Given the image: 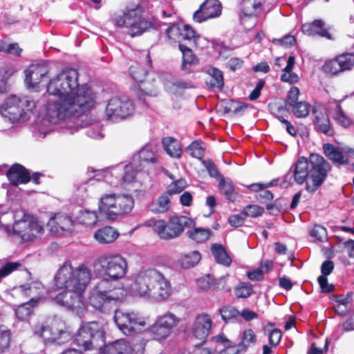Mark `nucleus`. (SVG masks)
I'll list each match as a JSON object with an SVG mask.
<instances>
[{
	"mask_svg": "<svg viewBox=\"0 0 354 354\" xmlns=\"http://www.w3.org/2000/svg\"><path fill=\"white\" fill-rule=\"evenodd\" d=\"M76 69L67 68L52 76L47 84L48 98L45 120L52 124L77 122L80 115L93 109L96 94L86 84H80Z\"/></svg>",
	"mask_w": 354,
	"mask_h": 354,
	"instance_id": "obj_1",
	"label": "nucleus"
},
{
	"mask_svg": "<svg viewBox=\"0 0 354 354\" xmlns=\"http://www.w3.org/2000/svg\"><path fill=\"white\" fill-rule=\"evenodd\" d=\"M92 279V270L82 263L73 267L66 261L59 268L54 277L55 286L64 289L55 298L57 304L69 309H78L84 306V294Z\"/></svg>",
	"mask_w": 354,
	"mask_h": 354,
	"instance_id": "obj_2",
	"label": "nucleus"
},
{
	"mask_svg": "<svg viewBox=\"0 0 354 354\" xmlns=\"http://www.w3.org/2000/svg\"><path fill=\"white\" fill-rule=\"evenodd\" d=\"M330 169L329 163L322 156L311 153L308 159L299 157L290 171L296 183H306V191L314 192L322 185Z\"/></svg>",
	"mask_w": 354,
	"mask_h": 354,
	"instance_id": "obj_3",
	"label": "nucleus"
},
{
	"mask_svg": "<svg viewBox=\"0 0 354 354\" xmlns=\"http://www.w3.org/2000/svg\"><path fill=\"white\" fill-rule=\"evenodd\" d=\"M6 217L14 219L12 225L3 224L4 230L8 235L17 236L22 243H33L43 236L45 232V223L35 216L25 212L22 209L14 213L8 212Z\"/></svg>",
	"mask_w": 354,
	"mask_h": 354,
	"instance_id": "obj_4",
	"label": "nucleus"
},
{
	"mask_svg": "<svg viewBox=\"0 0 354 354\" xmlns=\"http://www.w3.org/2000/svg\"><path fill=\"white\" fill-rule=\"evenodd\" d=\"M93 272L99 281L115 289L117 282L127 274V259L118 253H107L98 257L93 263Z\"/></svg>",
	"mask_w": 354,
	"mask_h": 354,
	"instance_id": "obj_5",
	"label": "nucleus"
},
{
	"mask_svg": "<svg viewBox=\"0 0 354 354\" xmlns=\"http://www.w3.org/2000/svg\"><path fill=\"white\" fill-rule=\"evenodd\" d=\"M113 23L124 28L131 37L140 36L151 27V24L142 17L141 8L136 5L127 6L113 17Z\"/></svg>",
	"mask_w": 354,
	"mask_h": 354,
	"instance_id": "obj_6",
	"label": "nucleus"
},
{
	"mask_svg": "<svg viewBox=\"0 0 354 354\" xmlns=\"http://www.w3.org/2000/svg\"><path fill=\"white\" fill-rule=\"evenodd\" d=\"M145 226L151 227L158 236L163 240H170L180 236L185 228L194 227L195 222L185 216H171L167 221L164 220L149 219Z\"/></svg>",
	"mask_w": 354,
	"mask_h": 354,
	"instance_id": "obj_7",
	"label": "nucleus"
},
{
	"mask_svg": "<svg viewBox=\"0 0 354 354\" xmlns=\"http://www.w3.org/2000/svg\"><path fill=\"white\" fill-rule=\"evenodd\" d=\"M133 206L132 196L124 194H104L98 202L99 211L109 220H115L119 216L129 213Z\"/></svg>",
	"mask_w": 354,
	"mask_h": 354,
	"instance_id": "obj_8",
	"label": "nucleus"
},
{
	"mask_svg": "<svg viewBox=\"0 0 354 354\" xmlns=\"http://www.w3.org/2000/svg\"><path fill=\"white\" fill-rule=\"evenodd\" d=\"M35 107V102L29 97L10 95L1 105L0 113L12 122H25L30 118Z\"/></svg>",
	"mask_w": 354,
	"mask_h": 354,
	"instance_id": "obj_9",
	"label": "nucleus"
},
{
	"mask_svg": "<svg viewBox=\"0 0 354 354\" xmlns=\"http://www.w3.org/2000/svg\"><path fill=\"white\" fill-rule=\"evenodd\" d=\"M44 324L38 323L33 326V333L45 343L64 344L71 339L72 335L64 322L54 319Z\"/></svg>",
	"mask_w": 354,
	"mask_h": 354,
	"instance_id": "obj_10",
	"label": "nucleus"
},
{
	"mask_svg": "<svg viewBox=\"0 0 354 354\" xmlns=\"http://www.w3.org/2000/svg\"><path fill=\"white\" fill-rule=\"evenodd\" d=\"M75 342L85 350L101 347L105 342V332L103 325L97 322H91L82 324L75 336Z\"/></svg>",
	"mask_w": 354,
	"mask_h": 354,
	"instance_id": "obj_11",
	"label": "nucleus"
},
{
	"mask_svg": "<svg viewBox=\"0 0 354 354\" xmlns=\"http://www.w3.org/2000/svg\"><path fill=\"white\" fill-rule=\"evenodd\" d=\"M134 106L130 99L125 95L113 96L110 98L105 109V116L112 122H118L131 115Z\"/></svg>",
	"mask_w": 354,
	"mask_h": 354,
	"instance_id": "obj_12",
	"label": "nucleus"
},
{
	"mask_svg": "<svg viewBox=\"0 0 354 354\" xmlns=\"http://www.w3.org/2000/svg\"><path fill=\"white\" fill-rule=\"evenodd\" d=\"M180 320V318L174 313L167 311L156 317L149 330L155 339L162 340L172 333Z\"/></svg>",
	"mask_w": 354,
	"mask_h": 354,
	"instance_id": "obj_13",
	"label": "nucleus"
},
{
	"mask_svg": "<svg viewBox=\"0 0 354 354\" xmlns=\"http://www.w3.org/2000/svg\"><path fill=\"white\" fill-rule=\"evenodd\" d=\"M114 321L118 329L125 335H133L140 331L141 327L146 325V320L134 312H126L117 310L115 312Z\"/></svg>",
	"mask_w": 354,
	"mask_h": 354,
	"instance_id": "obj_14",
	"label": "nucleus"
},
{
	"mask_svg": "<svg viewBox=\"0 0 354 354\" xmlns=\"http://www.w3.org/2000/svg\"><path fill=\"white\" fill-rule=\"evenodd\" d=\"M160 272L156 269H147L138 272L135 276L131 285L132 292L146 299L151 286L159 279Z\"/></svg>",
	"mask_w": 354,
	"mask_h": 354,
	"instance_id": "obj_15",
	"label": "nucleus"
},
{
	"mask_svg": "<svg viewBox=\"0 0 354 354\" xmlns=\"http://www.w3.org/2000/svg\"><path fill=\"white\" fill-rule=\"evenodd\" d=\"M115 289L97 281L91 290L88 297V305L99 311H104L106 304L115 301L118 296L113 292Z\"/></svg>",
	"mask_w": 354,
	"mask_h": 354,
	"instance_id": "obj_16",
	"label": "nucleus"
},
{
	"mask_svg": "<svg viewBox=\"0 0 354 354\" xmlns=\"http://www.w3.org/2000/svg\"><path fill=\"white\" fill-rule=\"evenodd\" d=\"M146 345L143 339L139 343L120 339L107 344L102 349L103 354H142Z\"/></svg>",
	"mask_w": 354,
	"mask_h": 354,
	"instance_id": "obj_17",
	"label": "nucleus"
},
{
	"mask_svg": "<svg viewBox=\"0 0 354 354\" xmlns=\"http://www.w3.org/2000/svg\"><path fill=\"white\" fill-rule=\"evenodd\" d=\"M147 71L140 64L131 66L130 68V74L133 80L138 82H141L142 85L138 88L136 93L140 100L145 103V96L156 97L158 91L156 86L151 82H143L146 75Z\"/></svg>",
	"mask_w": 354,
	"mask_h": 354,
	"instance_id": "obj_18",
	"label": "nucleus"
},
{
	"mask_svg": "<svg viewBox=\"0 0 354 354\" xmlns=\"http://www.w3.org/2000/svg\"><path fill=\"white\" fill-rule=\"evenodd\" d=\"M151 286L146 300L151 302H160L167 299L171 295L169 281L160 272L159 279Z\"/></svg>",
	"mask_w": 354,
	"mask_h": 354,
	"instance_id": "obj_19",
	"label": "nucleus"
},
{
	"mask_svg": "<svg viewBox=\"0 0 354 354\" xmlns=\"http://www.w3.org/2000/svg\"><path fill=\"white\" fill-rule=\"evenodd\" d=\"M221 14V5L218 0H206L193 15V19L202 23L218 17Z\"/></svg>",
	"mask_w": 354,
	"mask_h": 354,
	"instance_id": "obj_20",
	"label": "nucleus"
},
{
	"mask_svg": "<svg viewBox=\"0 0 354 354\" xmlns=\"http://www.w3.org/2000/svg\"><path fill=\"white\" fill-rule=\"evenodd\" d=\"M74 222L71 217L64 214H57L51 217L47 225L52 234L62 236L65 233L71 232Z\"/></svg>",
	"mask_w": 354,
	"mask_h": 354,
	"instance_id": "obj_21",
	"label": "nucleus"
},
{
	"mask_svg": "<svg viewBox=\"0 0 354 354\" xmlns=\"http://www.w3.org/2000/svg\"><path fill=\"white\" fill-rule=\"evenodd\" d=\"M212 319L207 313L198 314L193 323L192 332L194 337L205 342L212 326Z\"/></svg>",
	"mask_w": 354,
	"mask_h": 354,
	"instance_id": "obj_22",
	"label": "nucleus"
},
{
	"mask_svg": "<svg viewBox=\"0 0 354 354\" xmlns=\"http://www.w3.org/2000/svg\"><path fill=\"white\" fill-rule=\"evenodd\" d=\"M48 73V69L44 65L32 64L25 70V82L29 88L38 91L41 81Z\"/></svg>",
	"mask_w": 354,
	"mask_h": 354,
	"instance_id": "obj_23",
	"label": "nucleus"
},
{
	"mask_svg": "<svg viewBox=\"0 0 354 354\" xmlns=\"http://www.w3.org/2000/svg\"><path fill=\"white\" fill-rule=\"evenodd\" d=\"M167 38L179 44L183 41H187L190 37L194 35V30L187 24H175L169 26L165 32Z\"/></svg>",
	"mask_w": 354,
	"mask_h": 354,
	"instance_id": "obj_24",
	"label": "nucleus"
},
{
	"mask_svg": "<svg viewBox=\"0 0 354 354\" xmlns=\"http://www.w3.org/2000/svg\"><path fill=\"white\" fill-rule=\"evenodd\" d=\"M312 111L314 123L317 131L328 136L333 135V131L326 109L322 105H318L314 106Z\"/></svg>",
	"mask_w": 354,
	"mask_h": 354,
	"instance_id": "obj_25",
	"label": "nucleus"
},
{
	"mask_svg": "<svg viewBox=\"0 0 354 354\" xmlns=\"http://www.w3.org/2000/svg\"><path fill=\"white\" fill-rule=\"evenodd\" d=\"M122 165H117L96 171L94 177L97 180H104L113 187L121 185Z\"/></svg>",
	"mask_w": 354,
	"mask_h": 354,
	"instance_id": "obj_26",
	"label": "nucleus"
},
{
	"mask_svg": "<svg viewBox=\"0 0 354 354\" xmlns=\"http://www.w3.org/2000/svg\"><path fill=\"white\" fill-rule=\"evenodd\" d=\"M323 149L326 156L337 165H342L347 164L352 160H354V156H351L348 154V151L352 150L349 149L345 151L343 153L341 150L330 144L324 145Z\"/></svg>",
	"mask_w": 354,
	"mask_h": 354,
	"instance_id": "obj_27",
	"label": "nucleus"
},
{
	"mask_svg": "<svg viewBox=\"0 0 354 354\" xmlns=\"http://www.w3.org/2000/svg\"><path fill=\"white\" fill-rule=\"evenodd\" d=\"M132 161L142 169L145 163H156L157 162L156 147L151 144L146 145L133 156Z\"/></svg>",
	"mask_w": 354,
	"mask_h": 354,
	"instance_id": "obj_28",
	"label": "nucleus"
},
{
	"mask_svg": "<svg viewBox=\"0 0 354 354\" xmlns=\"http://www.w3.org/2000/svg\"><path fill=\"white\" fill-rule=\"evenodd\" d=\"M301 30L305 35L308 36L318 35L328 39H333L324 21L322 19H315L312 23L304 24Z\"/></svg>",
	"mask_w": 354,
	"mask_h": 354,
	"instance_id": "obj_29",
	"label": "nucleus"
},
{
	"mask_svg": "<svg viewBox=\"0 0 354 354\" xmlns=\"http://www.w3.org/2000/svg\"><path fill=\"white\" fill-rule=\"evenodd\" d=\"M7 176L13 185L28 183L30 180V173L21 165H14L8 171Z\"/></svg>",
	"mask_w": 354,
	"mask_h": 354,
	"instance_id": "obj_30",
	"label": "nucleus"
},
{
	"mask_svg": "<svg viewBox=\"0 0 354 354\" xmlns=\"http://www.w3.org/2000/svg\"><path fill=\"white\" fill-rule=\"evenodd\" d=\"M119 236V232L113 227L105 226L98 229L93 234L95 240L102 245L113 243Z\"/></svg>",
	"mask_w": 354,
	"mask_h": 354,
	"instance_id": "obj_31",
	"label": "nucleus"
},
{
	"mask_svg": "<svg viewBox=\"0 0 354 354\" xmlns=\"http://www.w3.org/2000/svg\"><path fill=\"white\" fill-rule=\"evenodd\" d=\"M43 289L44 287L41 282L34 281L15 288V291L16 293H20L25 296H30L37 302L39 295Z\"/></svg>",
	"mask_w": 354,
	"mask_h": 354,
	"instance_id": "obj_32",
	"label": "nucleus"
},
{
	"mask_svg": "<svg viewBox=\"0 0 354 354\" xmlns=\"http://www.w3.org/2000/svg\"><path fill=\"white\" fill-rule=\"evenodd\" d=\"M162 146L167 153L174 158H180L182 155V147L180 142L173 137H165L162 140Z\"/></svg>",
	"mask_w": 354,
	"mask_h": 354,
	"instance_id": "obj_33",
	"label": "nucleus"
},
{
	"mask_svg": "<svg viewBox=\"0 0 354 354\" xmlns=\"http://www.w3.org/2000/svg\"><path fill=\"white\" fill-rule=\"evenodd\" d=\"M206 73L209 75V79L207 80L208 86L221 90L224 84L223 72L215 67H209L207 68Z\"/></svg>",
	"mask_w": 354,
	"mask_h": 354,
	"instance_id": "obj_34",
	"label": "nucleus"
},
{
	"mask_svg": "<svg viewBox=\"0 0 354 354\" xmlns=\"http://www.w3.org/2000/svg\"><path fill=\"white\" fill-rule=\"evenodd\" d=\"M295 63L294 56H290L287 59V64L283 69V73L281 75V80L284 82L290 84H295L299 81V77L297 74L292 72Z\"/></svg>",
	"mask_w": 354,
	"mask_h": 354,
	"instance_id": "obj_35",
	"label": "nucleus"
},
{
	"mask_svg": "<svg viewBox=\"0 0 354 354\" xmlns=\"http://www.w3.org/2000/svg\"><path fill=\"white\" fill-rule=\"evenodd\" d=\"M142 169L132 161L129 164L122 166L121 175V185L129 184L135 181L137 174Z\"/></svg>",
	"mask_w": 354,
	"mask_h": 354,
	"instance_id": "obj_36",
	"label": "nucleus"
},
{
	"mask_svg": "<svg viewBox=\"0 0 354 354\" xmlns=\"http://www.w3.org/2000/svg\"><path fill=\"white\" fill-rule=\"evenodd\" d=\"M257 342V336L251 328L244 329L240 334V342L238 344L239 351L245 352L249 347Z\"/></svg>",
	"mask_w": 354,
	"mask_h": 354,
	"instance_id": "obj_37",
	"label": "nucleus"
},
{
	"mask_svg": "<svg viewBox=\"0 0 354 354\" xmlns=\"http://www.w3.org/2000/svg\"><path fill=\"white\" fill-rule=\"evenodd\" d=\"M187 236L196 243L207 241L212 234V231L209 228L194 227L186 232Z\"/></svg>",
	"mask_w": 354,
	"mask_h": 354,
	"instance_id": "obj_38",
	"label": "nucleus"
},
{
	"mask_svg": "<svg viewBox=\"0 0 354 354\" xmlns=\"http://www.w3.org/2000/svg\"><path fill=\"white\" fill-rule=\"evenodd\" d=\"M178 48L183 54L182 69L189 71L191 66L198 63V59L189 48L182 44H178Z\"/></svg>",
	"mask_w": 354,
	"mask_h": 354,
	"instance_id": "obj_39",
	"label": "nucleus"
},
{
	"mask_svg": "<svg viewBox=\"0 0 354 354\" xmlns=\"http://www.w3.org/2000/svg\"><path fill=\"white\" fill-rule=\"evenodd\" d=\"M265 0H242L241 10L245 16L257 15L261 10Z\"/></svg>",
	"mask_w": 354,
	"mask_h": 354,
	"instance_id": "obj_40",
	"label": "nucleus"
},
{
	"mask_svg": "<svg viewBox=\"0 0 354 354\" xmlns=\"http://www.w3.org/2000/svg\"><path fill=\"white\" fill-rule=\"evenodd\" d=\"M211 250L215 260L218 263L226 266L230 265L232 259L222 245L214 243L212 245Z\"/></svg>",
	"mask_w": 354,
	"mask_h": 354,
	"instance_id": "obj_41",
	"label": "nucleus"
},
{
	"mask_svg": "<svg viewBox=\"0 0 354 354\" xmlns=\"http://www.w3.org/2000/svg\"><path fill=\"white\" fill-rule=\"evenodd\" d=\"M170 207V199L167 194H165L158 197L156 201L151 202L149 209L154 213H164Z\"/></svg>",
	"mask_w": 354,
	"mask_h": 354,
	"instance_id": "obj_42",
	"label": "nucleus"
},
{
	"mask_svg": "<svg viewBox=\"0 0 354 354\" xmlns=\"http://www.w3.org/2000/svg\"><path fill=\"white\" fill-rule=\"evenodd\" d=\"M77 221L82 225L86 226H93L97 223L98 221L97 212L95 210L89 209L81 210L78 214Z\"/></svg>",
	"mask_w": 354,
	"mask_h": 354,
	"instance_id": "obj_43",
	"label": "nucleus"
},
{
	"mask_svg": "<svg viewBox=\"0 0 354 354\" xmlns=\"http://www.w3.org/2000/svg\"><path fill=\"white\" fill-rule=\"evenodd\" d=\"M37 304V301L31 298L28 302H25L15 309L17 317L21 320L27 319L32 313L33 307Z\"/></svg>",
	"mask_w": 354,
	"mask_h": 354,
	"instance_id": "obj_44",
	"label": "nucleus"
},
{
	"mask_svg": "<svg viewBox=\"0 0 354 354\" xmlns=\"http://www.w3.org/2000/svg\"><path fill=\"white\" fill-rule=\"evenodd\" d=\"M200 260V252L198 251H192L189 253L183 254L179 259V263L182 268L187 269L196 266Z\"/></svg>",
	"mask_w": 354,
	"mask_h": 354,
	"instance_id": "obj_45",
	"label": "nucleus"
},
{
	"mask_svg": "<svg viewBox=\"0 0 354 354\" xmlns=\"http://www.w3.org/2000/svg\"><path fill=\"white\" fill-rule=\"evenodd\" d=\"M205 145L199 140L193 141L186 149L189 154L195 158L201 159L205 153Z\"/></svg>",
	"mask_w": 354,
	"mask_h": 354,
	"instance_id": "obj_46",
	"label": "nucleus"
},
{
	"mask_svg": "<svg viewBox=\"0 0 354 354\" xmlns=\"http://www.w3.org/2000/svg\"><path fill=\"white\" fill-rule=\"evenodd\" d=\"M333 118L338 124L344 128H347L353 124V119L341 109L339 104L337 105V111Z\"/></svg>",
	"mask_w": 354,
	"mask_h": 354,
	"instance_id": "obj_47",
	"label": "nucleus"
},
{
	"mask_svg": "<svg viewBox=\"0 0 354 354\" xmlns=\"http://www.w3.org/2000/svg\"><path fill=\"white\" fill-rule=\"evenodd\" d=\"M309 233L315 241L325 242L328 239L327 230L321 225H315Z\"/></svg>",
	"mask_w": 354,
	"mask_h": 354,
	"instance_id": "obj_48",
	"label": "nucleus"
},
{
	"mask_svg": "<svg viewBox=\"0 0 354 354\" xmlns=\"http://www.w3.org/2000/svg\"><path fill=\"white\" fill-rule=\"evenodd\" d=\"M323 71L329 75H336L343 71L337 57L327 61L323 66Z\"/></svg>",
	"mask_w": 354,
	"mask_h": 354,
	"instance_id": "obj_49",
	"label": "nucleus"
},
{
	"mask_svg": "<svg viewBox=\"0 0 354 354\" xmlns=\"http://www.w3.org/2000/svg\"><path fill=\"white\" fill-rule=\"evenodd\" d=\"M292 107V111L297 118H305L306 117L310 110V104L306 102H299L295 103Z\"/></svg>",
	"mask_w": 354,
	"mask_h": 354,
	"instance_id": "obj_50",
	"label": "nucleus"
},
{
	"mask_svg": "<svg viewBox=\"0 0 354 354\" xmlns=\"http://www.w3.org/2000/svg\"><path fill=\"white\" fill-rule=\"evenodd\" d=\"M187 41L190 46L200 49L207 48L209 44L208 39L200 35H198L195 30L194 36L190 37V38L187 39Z\"/></svg>",
	"mask_w": 354,
	"mask_h": 354,
	"instance_id": "obj_51",
	"label": "nucleus"
},
{
	"mask_svg": "<svg viewBox=\"0 0 354 354\" xmlns=\"http://www.w3.org/2000/svg\"><path fill=\"white\" fill-rule=\"evenodd\" d=\"M193 87L194 86L189 82L176 81L169 86L168 89L172 94L178 95H180L185 89Z\"/></svg>",
	"mask_w": 354,
	"mask_h": 354,
	"instance_id": "obj_52",
	"label": "nucleus"
},
{
	"mask_svg": "<svg viewBox=\"0 0 354 354\" xmlns=\"http://www.w3.org/2000/svg\"><path fill=\"white\" fill-rule=\"evenodd\" d=\"M10 332L4 326H0V353H3L9 346Z\"/></svg>",
	"mask_w": 354,
	"mask_h": 354,
	"instance_id": "obj_53",
	"label": "nucleus"
},
{
	"mask_svg": "<svg viewBox=\"0 0 354 354\" xmlns=\"http://www.w3.org/2000/svg\"><path fill=\"white\" fill-rule=\"evenodd\" d=\"M337 57L343 71L349 70L354 66V53H343Z\"/></svg>",
	"mask_w": 354,
	"mask_h": 354,
	"instance_id": "obj_54",
	"label": "nucleus"
},
{
	"mask_svg": "<svg viewBox=\"0 0 354 354\" xmlns=\"http://www.w3.org/2000/svg\"><path fill=\"white\" fill-rule=\"evenodd\" d=\"M187 187V182L183 178H180L171 183L167 191L169 195L176 194L181 192Z\"/></svg>",
	"mask_w": 354,
	"mask_h": 354,
	"instance_id": "obj_55",
	"label": "nucleus"
},
{
	"mask_svg": "<svg viewBox=\"0 0 354 354\" xmlns=\"http://www.w3.org/2000/svg\"><path fill=\"white\" fill-rule=\"evenodd\" d=\"M219 188L223 192L228 200L232 199V196L234 191V187L232 181L225 180L223 178H221L219 182Z\"/></svg>",
	"mask_w": 354,
	"mask_h": 354,
	"instance_id": "obj_56",
	"label": "nucleus"
},
{
	"mask_svg": "<svg viewBox=\"0 0 354 354\" xmlns=\"http://www.w3.org/2000/svg\"><path fill=\"white\" fill-rule=\"evenodd\" d=\"M264 212V209L261 207L255 205H247L243 210L245 218L247 216L250 217H258L262 215Z\"/></svg>",
	"mask_w": 354,
	"mask_h": 354,
	"instance_id": "obj_57",
	"label": "nucleus"
},
{
	"mask_svg": "<svg viewBox=\"0 0 354 354\" xmlns=\"http://www.w3.org/2000/svg\"><path fill=\"white\" fill-rule=\"evenodd\" d=\"M221 318L225 322L236 318L239 315V311L232 307H223L219 310Z\"/></svg>",
	"mask_w": 354,
	"mask_h": 354,
	"instance_id": "obj_58",
	"label": "nucleus"
},
{
	"mask_svg": "<svg viewBox=\"0 0 354 354\" xmlns=\"http://www.w3.org/2000/svg\"><path fill=\"white\" fill-rule=\"evenodd\" d=\"M213 283V279L209 275L202 277L197 279V287L201 291L208 290Z\"/></svg>",
	"mask_w": 354,
	"mask_h": 354,
	"instance_id": "obj_59",
	"label": "nucleus"
},
{
	"mask_svg": "<svg viewBox=\"0 0 354 354\" xmlns=\"http://www.w3.org/2000/svg\"><path fill=\"white\" fill-rule=\"evenodd\" d=\"M234 292L237 297L246 298L251 295L252 289L249 285L243 283L237 286Z\"/></svg>",
	"mask_w": 354,
	"mask_h": 354,
	"instance_id": "obj_60",
	"label": "nucleus"
},
{
	"mask_svg": "<svg viewBox=\"0 0 354 354\" xmlns=\"http://www.w3.org/2000/svg\"><path fill=\"white\" fill-rule=\"evenodd\" d=\"M88 136L94 139H100L103 138L102 133V126L99 123H96L88 128L86 131Z\"/></svg>",
	"mask_w": 354,
	"mask_h": 354,
	"instance_id": "obj_61",
	"label": "nucleus"
},
{
	"mask_svg": "<svg viewBox=\"0 0 354 354\" xmlns=\"http://www.w3.org/2000/svg\"><path fill=\"white\" fill-rule=\"evenodd\" d=\"M299 89L297 87H291L288 93L286 104L289 106H293L295 103H297L298 97L299 95Z\"/></svg>",
	"mask_w": 354,
	"mask_h": 354,
	"instance_id": "obj_62",
	"label": "nucleus"
},
{
	"mask_svg": "<svg viewBox=\"0 0 354 354\" xmlns=\"http://www.w3.org/2000/svg\"><path fill=\"white\" fill-rule=\"evenodd\" d=\"M202 164L204 165V167L208 171L209 176H211L212 177H214V178L220 177V174L218 171V169H217L216 165L212 160H204L202 161Z\"/></svg>",
	"mask_w": 354,
	"mask_h": 354,
	"instance_id": "obj_63",
	"label": "nucleus"
},
{
	"mask_svg": "<svg viewBox=\"0 0 354 354\" xmlns=\"http://www.w3.org/2000/svg\"><path fill=\"white\" fill-rule=\"evenodd\" d=\"M245 219V216L242 211L240 214L230 216L228 218V222L230 225L233 227H238L241 226L243 223Z\"/></svg>",
	"mask_w": 354,
	"mask_h": 354,
	"instance_id": "obj_64",
	"label": "nucleus"
}]
</instances>
